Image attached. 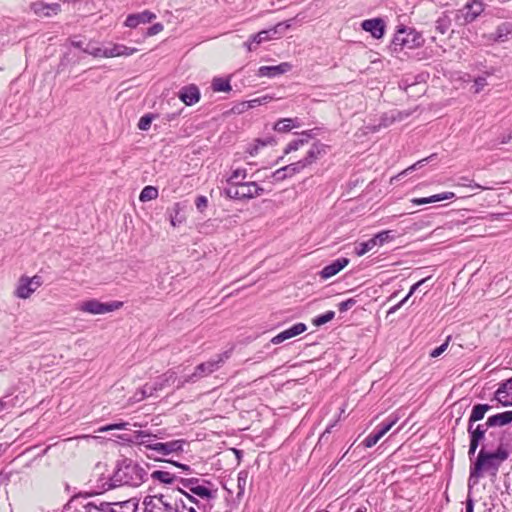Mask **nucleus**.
I'll list each match as a JSON object with an SVG mask.
<instances>
[{
    "label": "nucleus",
    "mask_w": 512,
    "mask_h": 512,
    "mask_svg": "<svg viewBox=\"0 0 512 512\" xmlns=\"http://www.w3.org/2000/svg\"><path fill=\"white\" fill-rule=\"evenodd\" d=\"M147 471L139 464L124 459L118 463L116 470L110 477L109 481L102 485L104 490H109L116 486L128 485L138 487L146 481Z\"/></svg>",
    "instance_id": "nucleus-1"
},
{
    "label": "nucleus",
    "mask_w": 512,
    "mask_h": 512,
    "mask_svg": "<svg viewBox=\"0 0 512 512\" xmlns=\"http://www.w3.org/2000/svg\"><path fill=\"white\" fill-rule=\"evenodd\" d=\"M508 458V452L499 445L494 452H489L482 447L478 453L477 459L470 469L469 483L473 485L478 483V479L484 472L496 475L501 464Z\"/></svg>",
    "instance_id": "nucleus-2"
},
{
    "label": "nucleus",
    "mask_w": 512,
    "mask_h": 512,
    "mask_svg": "<svg viewBox=\"0 0 512 512\" xmlns=\"http://www.w3.org/2000/svg\"><path fill=\"white\" fill-rule=\"evenodd\" d=\"M180 505L185 508L182 500L171 495H149L143 500L144 512H180Z\"/></svg>",
    "instance_id": "nucleus-3"
},
{
    "label": "nucleus",
    "mask_w": 512,
    "mask_h": 512,
    "mask_svg": "<svg viewBox=\"0 0 512 512\" xmlns=\"http://www.w3.org/2000/svg\"><path fill=\"white\" fill-rule=\"evenodd\" d=\"M231 353H232V349L227 350V351L217 355L216 358L210 359L207 362L197 365L195 367L194 372L191 375L187 376L185 378V380L178 387L183 386L184 383H189V382L194 383V382L198 381L199 379L206 377V376L210 375L211 373H213L214 371L218 370L223 365V363L230 358Z\"/></svg>",
    "instance_id": "nucleus-4"
},
{
    "label": "nucleus",
    "mask_w": 512,
    "mask_h": 512,
    "mask_svg": "<svg viewBox=\"0 0 512 512\" xmlns=\"http://www.w3.org/2000/svg\"><path fill=\"white\" fill-rule=\"evenodd\" d=\"M264 189L254 181L241 182L224 188V194L230 199L246 200L262 195Z\"/></svg>",
    "instance_id": "nucleus-5"
},
{
    "label": "nucleus",
    "mask_w": 512,
    "mask_h": 512,
    "mask_svg": "<svg viewBox=\"0 0 512 512\" xmlns=\"http://www.w3.org/2000/svg\"><path fill=\"white\" fill-rule=\"evenodd\" d=\"M325 153L326 146L324 144L320 143L319 141L313 142L307 150L305 157L299 161L291 163V166L293 167L294 172L297 174L316 162Z\"/></svg>",
    "instance_id": "nucleus-6"
},
{
    "label": "nucleus",
    "mask_w": 512,
    "mask_h": 512,
    "mask_svg": "<svg viewBox=\"0 0 512 512\" xmlns=\"http://www.w3.org/2000/svg\"><path fill=\"white\" fill-rule=\"evenodd\" d=\"M43 284L42 277L34 275L33 277L21 276L17 282L14 295L20 299L29 298Z\"/></svg>",
    "instance_id": "nucleus-7"
},
{
    "label": "nucleus",
    "mask_w": 512,
    "mask_h": 512,
    "mask_svg": "<svg viewBox=\"0 0 512 512\" xmlns=\"http://www.w3.org/2000/svg\"><path fill=\"white\" fill-rule=\"evenodd\" d=\"M121 306L122 302L102 303L96 299H91L80 303L77 309L85 313L100 315L115 311Z\"/></svg>",
    "instance_id": "nucleus-8"
},
{
    "label": "nucleus",
    "mask_w": 512,
    "mask_h": 512,
    "mask_svg": "<svg viewBox=\"0 0 512 512\" xmlns=\"http://www.w3.org/2000/svg\"><path fill=\"white\" fill-rule=\"evenodd\" d=\"M484 11L483 2H466L455 12V20L459 25L474 21Z\"/></svg>",
    "instance_id": "nucleus-9"
},
{
    "label": "nucleus",
    "mask_w": 512,
    "mask_h": 512,
    "mask_svg": "<svg viewBox=\"0 0 512 512\" xmlns=\"http://www.w3.org/2000/svg\"><path fill=\"white\" fill-rule=\"evenodd\" d=\"M398 419L397 416L390 415L384 422L377 425L375 430L363 441L364 446L373 447L397 423Z\"/></svg>",
    "instance_id": "nucleus-10"
},
{
    "label": "nucleus",
    "mask_w": 512,
    "mask_h": 512,
    "mask_svg": "<svg viewBox=\"0 0 512 512\" xmlns=\"http://www.w3.org/2000/svg\"><path fill=\"white\" fill-rule=\"evenodd\" d=\"M30 8L36 16L44 18L56 15L60 10V5L57 2L50 4L46 2H32Z\"/></svg>",
    "instance_id": "nucleus-11"
},
{
    "label": "nucleus",
    "mask_w": 512,
    "mask_h": 512,
    "mask_svg": "<svg viewBox=\"0 0 512 512\" xmlns=\"http://www.w3.org/2000/svg\"><path fill=\"white\" fill-rule=\"evenodd\" d=\"M361 27L364 31L369 32L375 39H380L384 35L385 22L381 18L367 19L361 23Z\"/></svg>",
    "instance_id": "nucleus-12"
},
{
    "label": "nucleus",
    "mask_w": 512,
    "mask_h": 512,
    "mask_svg": "<svg viewBox=\"0 0 512 512\" xmlns=\"http://www.w3.org/2000/svg\"><path fill=\"white\" fill-rule=\"evenodd\" d=\"M184 440H173L169 442H159L153 445V451L159 455H169L171 453L183 450Z\"/></svg>",
    "instance_id": "nucleus-13"
},
{
    "label": "nucleus",
    "mask_w": 512,
    "mask_h": 512,
    "mask_svg": "<svg viewBox=\"0 0 512 512\" xmlns=\"http://www.w3.org/2000/svg\"><path fill=\"white\" fill-rule=\"evenodd\" d=\"M291 69L292 65L288 62H283L275 66H261L258 69V76L272 78L287 73Z\"/></svg>",
    "instance_id": "nucleus-14"
},
{
    "label": "nucleus",
    "mask_w": 512,
    "mask_h": 512,
    "mask_svg": "<svg viewBox=\"0 0 512 512\" xmlns=\"http://www.w3.org/2000/svg\"><path fill=\"white\" fill-rule=\"evenodd\" d=\"M348 263V258H338L320 271V277L324 280L329 279L344 269Z\"/></svg>",
    "instance_id": "nucleus-15"
},
{
    "label": "nucleus",
    "mask_w": 512,
    "mask_h": 512,
    "mask_svg": "<svg viewBox=\"0 0 512 512\" xmlns=\"http://www.w3.org/2000/svg\"><path fill=\"white\" fill-rule=\"evenodd\" d=\"M307 327L304 323H297L293 325L292 327L280 332L275 337L272 338L271 342L273 344H280L284 342L285 340H288L292 337H295L304 331H306Z\"/></svg>",
    "instance_id": "nucleus-16"
},
{
    "label": "nucleus",
    "mask_w": 512,
    "mask_h": 512,
    "mask_svg": "<svg viewBox=\"0 0 512 512\" xmlns=\"http://www.w3.org/2000/svg\"><path fill=\"white\" fill-rule=\"evenodd\" d=\"M282 26H283V24L279 23L278 25H276L275 27H273L271 29L260 31L256 35H253L252 41L246 42L245 46H247V49L249 51H252L254 49L253 43L260 44L264 41L273 39L278 34V29L281 28Z\"/></svg>",
    "instance_id": "nucleus-17"
},
{
    "label": "nucleus",
    "mask_w": 512,
    "mask_h": 512,
    "mask_svg": "<svg viewBox=\"0 0 512 512\" xmlns=\"http://www.w3.org/2000/svg\"><path fill=\"white\" fill-rule=\"evenodd\" d=\"M179 98L187 106L194 105L200 99V91L195 85H188L179 91Z\"/></svg>",
    "instance_id": "nucleus-18"
},
{
    "label": "nucleus",
    "mask_w": 512,
    "mask_h": 512,
    "mask_svg": "<svg viewBox=\"0 0 512 512\" xmlns=\"http://www.w3.org/2000/svg\"><path fill=\"white\" fill-rule=\"evenodd\" d=\"M496 399L503 406H512V378L500 385L496 391Z\"/></svg>",
    "instance_id": "nucleus-19"
},
{
    "label": "nucleus",
    "mask_w": 512,
    "mask_h": 512,
    "mask_svg": "<svg viewBox=\"0 0 512 512\" xmlns=\"http://www.w3.org/2000/svg\"><path fill=\"white\" fill-rule=\"evenodd\" d=\"M156 15L149 11H143L141 13L131 14L126 18L125 25L130 28H135L139 24L151 22Z\"/></svg>",
    "instance_id": "nucleus-20"
},
{
    "label": "nucleus",
    "mask_w": 512,
    "mask_h": 512,
    "mask_svg": "<svg viewBox=\"0 0 512 512\" xmlns=\"http://www.w3.org/2000/svg\"><path fill=\"white\" fill-rule=\"evenodd\" d=\"M136 51V48L127 47L122 44H113L111 47L105 48V58L130 56Z\"/></svg>",
    "instance_id": "nucleus-21"
},
{
    "label": "nucleus",
    "mask_w": 512,
    "mask_h": 512,
    "mask_svg": "<svg viewBox=\"0 0 512 512\" xmlns=\"http://www.w3.org/2000/svg\"><path fill=\"white\" fill-rule=\"evenodd\" d=\"M455 197V194L453 192H443L439 194L432 195L430 197H423V198H413L411 199V202L414 205H424L429 203H435L443 200H450Z\"/></svg>",
    "instance_id": "nucleus-22"
},
{
    "label": "nucleus",
    "mask_w": 512,
    "mask_h": 512,
    "mask_svg": "<svg viewBox=\"0 0 512 512\" xmlns=\"http://www.w3.org/2000/svg\"><path fill=\"white\" fill-rule=\"evenodd\" d=\"M512 414L509 411L488 417L486 427H501L512 422Z\"/></svg>",
    "instance_id": "nucleus-23"
},
{
    "label": "nucleus",
    "mask_w": 512,
    "mask_h": 512,
    "mask_svg": "<svg viewBox=\"0 0 512 512\" xmlns=\"http://www.w3.org/2000/svg\"><path fill=\"white\" fill-rule=\"evenodd\" d=\"M311 135L307 132H303L298 138L290 141L284 149V154H289L293 151H297L309 143Z\"/></svg>",
    "instance_id": "nucleus-24"
},
{
    "label": "nucleus",
    "mask_w": 512,
    "mask_h": 512,
    "mask_svg": "<svg viewBox=\"0 0 512 512\" xmlns=\"http://www.w3.org/2000/svg\"><path fill=\"white\" fill-rule=\"evenodd\" d=\"M488 428L489 427H486V422L477 425H475V423H468L467 431L470 439L481 443Z\"/></svg>",
    "instance_id": "nucleus-25"
},
{
    "label": "nucleus",
    "mask_w": 512,
    "mask_h": 512,
    "mask_svg": "<svg viewBox=\"0 0 512 512\" xmlns=\"http://www.w3.org/2000/svg\"><path fill=\"white\" fill-rule=\"evenodd\" d=\"M492 409L488 404H476L473 406L468 423H476L482 420L485 414Z\"/></svg>",
    "instance_id": "nucleus-26"
},
{
    "label": "nucleus",
    "mask_w": 512,
    "mask_h": 512,
    "mask_svg": "<svg viewBox=\"0 0 512 512\" xmlns=\"http://www.w3.org/2000/svg\"><path fill=\"white\" fill-rule=\"evenodd\" d=\"M155 436H152L148 434L145 431H135L134 432V439L135 441L141 445L144 446L146 449L153 451V445L156 443L154 441Z\"/></svg>",
    "instance_id": "nucleus-27"
},
{
    "label": "nucleus",
    "mask_w": 512,
    "mask_h": 512,
    "mask_svg": "<svg viewBox=\"0 0 512 512\" xmlns=\"http://www.w3.org/2000/svg\"><path fill=\"white\" fill-rule=\"evenodd\" d=\"M512 36V24L503 23L499 25L494 33V40L497 42H506Z\"/></svg>",
    "instance_id": "nucleus-28"
},
{
    "label": "nucleus",
    "mask_w": 512,
    "mask_h": 512,
    "mask_svg": "<svg viewBox=\"0 0 512 512\" xmlns=\"http://www.w3.org/2000/svg\"><path fill=\"white\" fill-rule=\"evenodd\" d=\"M178 491L182 493L191 503H193L196 506V510L198 512H209L213 507L211 503L204 500H198L197 498L185 492L181 488H179Z\"/></svg>",
    "instance_id": "nucleus-29"
},
{
    "label": "nucleus",
    "mask_w": 512,
    "mask_h": 512,
    "mask_svg": "<svg viewBox=\"0 0 512 512\" xmlns=\"http://www.w3.org/2000/svg\"><path fill=\"white\" fill-rule=\"evenodd\" d=\"M137 503L133 500L111 503V512H136Z\"/></svg>",
    "instance_id": "nucleus-30"
},
{
    "label": "nucleus",
    "mask_w": 512,
    "mask_h": 512,
    "mask_svg": "<svg viewBox=\"0 0 512 512\" xmlns=\"http://www.w3.org/2000/svg\"><path fill=\"white\" fill-rule=\"evenodd\" d=\"M150 476L153 480L159 481L163 484H172L177 479L174 474L162 470H155L151 473Z\"/></svg>",
    "instance_id": "nucleus-31"
},
{
    "label": "nucleus",
    "mask_w": 512,
    "mask_h": 512,
    "mask_svg": "<svg viewBox=\"0 0 512 512\" xmlns=\"http://www.w3.org/2000/svg\"><path fill=\"white\" fill-rule=\"evenodd\" d=\"M83 512H111V503L92 501L87 503Z\"/></svg>",
    "instance_id": "nucleus-32"
},
{
    "label": "nucleus",
    "mask_w": 512,
    "mask_h": 512,
    "mask_svg": "<svg viewBox=\"0 0 512 512\" xmlns=\"http://www.w3.org/2000/svg\"><path fill=\"white\" fill-rule=\"evenodd\" d=\"M191 493L209 503H211V500L215 498V493L204 485H199L192 488Z\"/></svg>",
    "instance_id": "nucleus-33"
},
{
    "label": "nucleus",
    "mask_w": 512,
    "mask_h": 512,
    "mask_svg": "<svg viewBox=\"0 0 512 512\" xmlns=\"http://www.w3.org/2000/svg\"><path fill=\"white\" fill-rule=\"evenodd\" d=\"M247 177V171L244 168L235 169L231 176L227 179V186L237 185L241 182H245V178Z\"/></svg>",
    "instance_id": "nucleus-34"
},
{
    "label": "nucleus",
    "mask_w": 512,
    "mask_h": 512,
    "mask_svg": "<svg viewBox=\"0 0 512 512\" xmlns=\"http://www.w3.org/2000/svg\"><path fill=\"white\" fill-rule=\"evenodd\" d=\"M158 197V189L154 186H145L139 196L141 202L154 200Z\"/></svg>",
    "instance_id": "nucleus-35"
},
{
    "label": "nucleus",
    "mask_w": 512,
    "mask_h": 512,
    "mask_svg": "<svg viewBox=\"0 0 512 512\" xmlns=\"http://www.w3.org/2000/svg\"><path fill=\"white\" fill-rule=\"evenodd\" d=\"M212 89L215 92H228L231 90V85L227 79L214 78L212 81Z\"/></svg>",
    "instance_id": "nucleus-36"
},
{
    "label": "nucleus",
    "mask_w": 512,
    "mask_h": 512,
    "mask_svg": "<svg viewBox=\"0 0 512 512\" xmlns=\"http://www.w3.org/2000/svg\"><path fill=\"white\" fill-rule=\"evenodd\" d=\"M175 379H176L175 373L169 372V373H166V374L162 375L161 377H159L151 385H153L154 387H157V391H160L167 385L168 382H170V381L174 382Z\"/></svg>",
    "instance_id": "nucleus-37"
},
{
    "label": "nucleus",
    "mask_w": 512,
    "mask_h": 512,
    "mask_svg": "<svg viewBox=\"0 0 512 512\" xmlns=\"http://www.w3.org/2000/svg\"><path fill=\"white\" fill-rule=\"evenodd\" d=\"M375 246V240L371 238L368 241L357 244L355 247V253L357 256H363L364 254L372 250Z\"/></svg>",
    "instance_id": "nucleus-38"
},
{
    "label": "nucleus",
    "mask_w": 512,
    "mask_h": 512,
    "mask_svg": "<svg viewBox=\"0 0 512 512\" xmlns=\"http://www.w3.org/2000/svg\"><path fill=\"white\" fill-rule=\"evenodd\" d=\"M393 44L394 45H399L401 47H405V46H409V39H408V34L406 33V29L402 28V29H399L394 38H393Z\"/></svg>",
    "instance_id": "nucleus-39"
},
{
    "label": "nucleus",
    "mask_w": 512,
    "mask_h": 512,
    "mask_svg": "<svg viewBox=\"0 0 512 512\" xmlns=\"http://www.w3.org/2000/svg\"><path fill=\"white\" fill-rule=\"evenodd\" d=\"M156 392H157V387H154L153 385H150L147 383L140 389L141 397H137L138 393H135L133 396V400L141 401L146 397L153 396Z\"/></svg>",
    "instance_id": "nucleus-40"
},
{
    "label": "nucleus",
    "mask_w": 512,
    "mask_h": 512,
    "mask_svg": "<svg viewBox=\"0 0 512 512\" xmlns=\"http://www.w3.org/2000/svg\"><path fill=\"white\" fill-rule=\"evenodd\" d=\"M392 231L390 230H384L379 233H377L373 240H375V245L382 246L384 243L389 242L394 239V235L391 234Z\"/></svg>",
    "instance_id": "nucleus-41"
},
{
    "label": "nucleus",
    "mask_w": 512,
    "mask_h": 512,
    "mask_svg": "<svg viewBox=\"0 0 512 512\" xmlns=\"http://www.w3.org/2000/svg\"><path fill=\"white\" fill-rule=\"evenodd\" d=\"M293 120L290 119V118H284V119H281L279 120L275 126H274V130H276L277 132H288L292 129L293 127Z\"/></svg>",
    "instance_id": "nucleus-42"
},
{
    "label": "nucleus",
    "mask_w": 512,
    "mask_h": 512,
    "mask_svg": "<svg viewBox=\"0 0 512 512\" xmlns=\"http://www.w3.org/2000/svg\"><path fill=\"white\" fill-rule=\"evenodd\" d=\"M334 317H335L334 311H327L326 313L314 318L312 323L315 326H321V325H324V324L328 323L329 321H331Z\"/></svg>",
    "instance_id": "nucleus-43"
},
{
    "label": "nucleus",
    "mask_w": 512,
    "mask_h": 512,
    "mask_svg": "<svg viewBox=\"0 0 512 512\" xmlns=\"http://www.w3.org/2000/svg\"><path fill=\"white\" fill-rule=\"evenodd\" d=\"M83 51L89 55H92L94 57H104L105 58V48L96 47L89 43Z\"/></svg>",
    "instance_id": "nucleus-44"
},
{
    "label": "nucleus",
    "mask_w": 512,
    "mask_h": 512,
    "mask_svg": "<svg viewBox=\"0 0 512 512\" xmlns=\"http://www.w3.org/2000/svg\"><path fill=\"white\" fill-rule=\"evenodd\" d=\"M450 27V20L448 17L444 16L439 18L436 21V30H438L441 34H445Z\"/></svg>",
    "instance_id": "nucleus-45"
},
{
    "label": "nucleus",
    "mask_w": 512,
    "mask_h": 512,
    "mask_svg": "<svg viewBox=\"0 0 512 512\" xmlns=\"http://www.w3.org/2000/svg\"><path fill=\"white\" fill-rule=\"evenodd\" d=\"M154 119V115L152 114H146L142 116L138 122V128L140 130L146 131L150 128V125Z\"/></svg>",
    "instance_id": "nucleus-46"
},
{
    "label": "nucleus",
    "mask_w": 512,
    "mask_h": 512,
    "mask_svg": "<svg viewBox=\"0 0 512 512\" xmlns=\"http://www.w3.org/2000/svg\"><path fill=\"white\" fill-rule=\"evenodd\" d=\"M272 100V97L269 96V95H264L262 97H258V98H255V99H252V100H249L247 102V106L249 108H255L257 106H260L262 104H266L268 102H270Z\"/></svg>",
    "instance_id": "nucleus-47"
},
{
    "label": "nucleus",
    "mask_w": 512,
    "mask_h": 512,
    "mask_svg": "<svg viewBox=\"0 0 512 512\" xmlns=\"http://www.w3.org/2000/svg\"><path fill=\"white\" fill-rule=\"evenodd\" d=\"M200 480L198 478H181L180 483L183 487L187 488L190 492L192 488L199 486Z\"/></svg>",
    "instance_id": "nucleus-48"
},
{
    "label": "nucleus",
    "mask_w": 512,
    "mask_h": 512,
    "mask_svg": "<svg viewBox=\"0 0 512 512\" xmlns=\"http://www.w3.org/2000/svg\"><path fill=\"white\" fill-rule=\"evenodd\" d=\"M487 80H486V77L485 76H479L477 78H475L474 80V85H473V88H474V92L475 93H479L483 90V88L487 85Z\"/></svg>",
    "instance_id": "nucleus-49"
},
{
    "label": "nucleus",
    "mask_w": 512,
    "mask_h": 512,
    "mask_svg": "<svg viewBox=\"0 0 512 512\" xmlns=\"http://www.w3.org/2000/svg\"><path fill=\"white\" fill-rule=\"evenodd\" d=\"M436 156V154H432L430 155L429 157L427 158H424V159H421L419 161H417L415 164H413L412 166H410L409 168H407L404 173H407L409 171H413L417 168H420L422 166H424L425 163L429 162L432 158H434Z\"/></svg>",
    "instance_id": "nucleus-50"
},
{
    "label": "nucleus",
    "mask_w": 512,
    "mask_h": 512,
    "mask_svg": "<svg viewBox=\"0 0 512 512\" xmlns=\"http://www.w3.org/2000/svg\"><path fill=\"white\" fill-rule=\"evenodd\" d=\"M196 208L202 212L208 206V199L206 196L200 195L195 200Z\"/></svg>",
    "instance_id": "nucleus-51"
},
{
    "label": "nucleus",
    "mask_w": 512,
    "mask_h": 512,
    "mask_svg": "<svg viewBox=\"0 0 512 512\" xmlns=\"http://www.w3.org/2000/svg\"><path fill=\"white\" fill-rule=\"evenodd\" d=\"M449 339H447L442 345L431 351L430 356L436 358L440 356L448 347Z\"/></svg>",
    "instance_id": "nucleus-52"
},
{
    "label": "nucleus",
    "mask_w": 512,
    "mask_h": 512,
    "mask_svg": "<svg viewBox=\"0 0 512 512\" xmlns=\"http://www.w3.org/2000/svg\"><path fill=\"white\" fill-rule=\"evenodd\" d=\"M355 303H356V301L352 298H350L346 301H343L338 305L339 311L345 312V311L349 310Z\"/></svg>",
    "instance_id": "nucleus-53"
},
{
    "label": "nucleus",
    "mask_w": 512,
    "mask_h": 512,
    "mask_svg": "<svg viewBox=\"0 0 512 512\" xmlns=\"http://www.w3.org/2000/svg\"><path fill=\"white\" fill-rule=\"evenodd\" d=\"M127 425H128L127 423L110 424V425L100 428V431L103 432V431H110V430H115V429L122 430V429H125Z\"/></svg>",
    "instance_id": "nucleus-54"
},
{
    "label": "nucleus",
    "mask_w": 512,
    "mask_h": 512,
    "mask_svg": "<svg viewBox=\"0 0 512 512\" xmlns=\"http://www.w3.org/2000/svg\"><path fill=\"white\" fill-rule=\"evenodd\" d=\"M162 30H163V25L160 23H156L148 28L147 35L153 36V35H156L159 32H161Z\"/></svg>",
    "instance_id": "nucleus-55"
},
{
    "label": "nucleus",
    "mask_w": 512,
    "mask_h": 512,
    "mask_svg": "<svg viewBox=\"0 0 512 512\" xmlns=\"http://www.w3.org/2000/svg\"><path fill=\"white\" fill-rule=\"evenodd\" d=\"M272 177L275 179V181H282L285 178H287V173L283 171V167L273 172Z\"/></svg>",
    "instance_id": "nucleus-56"
},
{
    "label": "nucleus",
    "mask_w": 512,
    "mask_h": 512,
    "mask_svg": "<svg viewBox=\"0 0 512 512\" xmlns=\"http://www.w3.org/2000/svg\"><path fill=\"white\" fill-rule=\"evenodd\" d=\"M256 142H257V144L254 147H252L251 149H249L250 155H255L257 153V151H258L260 146L261 147L266 146L268 143L271 142V140H269V141H262V140L258 139Z\"/></svg>",
    "instance_id": "nucleus-57"
},
{
    "label": "nucleus",
    "mask_w": 512,
    "mask_h": 512,
    "mask_svg": "<svg viewBox=\"0 0 512 512\" xmlns=\"http://www.w3.org/2000/svg\"><path fill=\"white\" fill-rule=\"evenodd\" d=\"M428 279H430V277L423 278L422 280H420L417 283H415L414 285H412L408 294H410L412 296L416 292V290L421 285H423Z\"/></svg>",
    "instance_id": "nucleus-58"
},
{
    "label": "nucleus",
    "mask_w": 512,
    "mask_h": 512,
    "mask_svg": "<svg viewBox=\"0 0 512 512\" xmlns=\"http://www.w3.org/2000/svg\"><path fill=\"white\" fill-rule=\"evenodd\" d=\"M479 444H480V442L470 439V445H469V451H468V454L470 457L475 454Z\"/></svg>",
    "instance_id": "nucleus-59"
},
{
    "label": "nucleus",
    "mask_w": 512,
    "mask_h": 512,
    "mask_svg": "<svg viewBox=\"0 0 512 512\" xmlns=\"http://www.w3.org/2000/svg\"><path fill=\"white\" fill-rule=\"evenodd\" d=\"M512 140V130L507 135H503L500 138V144H506Z\"/></svg>",
    "instance_id": "nucleus-60"
},
{
    "label": "nucleus",
    "mask_w": 512,
    "mask_h": 512,
    "mask_svg": "<svg viewBox=\"0 0 512 512\" xmlns=\"http://www.w3.org/2000/svg\"><path fill=\"white\" fill-rule=\"evenodd\" d=\"M283 171H285V173H287V177H292L293 175H295V174H296V173L294 172V169H293V167L291 166V164L284 166V167H283Z\"/></svg>",
    "instance_id": "nucleus-61"
},
{
    "label": "nucleus",
    "mask_w": 512,
    "mask_h": 512,
    "mask_svg": "<svg viewBox=\"0 0 512 512\" xmlns=\"http://www.w3.org/2000/svg\"><path fill=\"white\" fill-rule=\"evenodd\" d=\"M283 171H285V173H287V177H292L293 175H295V174H296V173L294 172V169H293V167L291 166V164L284 166V167H283Z\"/></svg>",
    "instance_id": "nucleus-62"
},
{
    "label": "nucleus",
    "mask_w": 512,
    "mask_h": 512,
    "mask_svg": "<svg viewBox=\"0 0 512 512\" xmlns=\"http://www.w3.org/2000/svg\"><path fill=\"white\" fill-rule=\"evenodd\" d=\"M401 307H402V303H397L396 305L392 306V307L388 310L387 314H388V315L393 314V313H395L396 311H398Z\"/></svg>",
    "instance_id": "nucleus-63"
},
{
    "label": "nucleus",
    "mask_w": 512,
    "mask_h": 512,
    "mask_svg": "<svg viewBox=\"0 0 512 512\" xmlns=\"http://www.w3.org/2000/svg\"><path fill=\"white\" fill-rule=\"evenodd\" d=\"M474 510V504L471 499H468L466 502V511L465 512H473Z\"/></svg>",
    "instance_id": "nucleus-64"
}]
</instances>
